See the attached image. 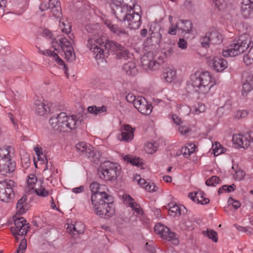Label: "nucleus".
Instances as JSON below:
<instances>
[{
    "instance_id": "f257e3e1",
    "label": "nucleus",
    "mask_w": 253,
    "mask_h": 253,
    "mask_svg": "<svg viewBox=\"0 0 253 253\" xmlns=\"http://www.w3.org/2000/svg\"><path fill=\"white\" fill-rule=\"evenodd\" d=\"M87 46L95 54L96 59H103L109 52L116 53L119 59L126 58L129 53L128 50L121 44L106 40L104 38H89Z\"/></svg>"
},
{
    "instance_id": "f03ea898",
    "label": "nucleus",
    "mask_w": 253,
    "mask_h": 253,
    "mask_svg": "<svg viewBox=\"0 0 253 253\" xmlns=\"http://www.w3.org/2000/svg\"><path fill=\"white\" fill-rule=\"evenodd\" d=\"M249 47L248 54L244 56L243 60L246 65H250L253 63V42H251V38L248 34L240 35L237 40L223 50L222 55L224 57L236 56L243 53Z\"/></svg>"
},
{
    "instance_id": "7ed1b4c3",
    "label": "nucleus",
    "mask_w": 253,
    "mask_h": 253,
    "mask_svg": "<svg viewBox=\"0 0 253 253\" xmlns=\"http://www.w3.org/2000/svg\"><path fill=\"white\" fill-rule=\"evenodd\" d=\"M215 84V81L209 72L195 73L191 76L189 88L199 94H205Z\"/></svg>"
},
{
    "instance_id": "20e7f679",
    "label": "nucleus",
    "mask_w": 253,
    "mask_h": 253,
    "mask_svg": "<svg viewBox=\"0 0 253 253\" xmlns=\"http://www.w3.org/2000/svg\"><path fill=\"white\" fill-rule=\"evenodd\" d=\"M102 195L100 194L91 196V201L94 213L101 217L108 218L115 213L113 206V198L109 195Z\"/></svg>"
},
{
    "instance_id": "39448f33",
    "label": "nucleus",
    "mask_w": 253,
    "mask_h": 253,
    "mask_svg": "<svg viewBox=\"0 0 253 253\" xmlns=\"http://www.w3.org/2000/svg\"><path fill=\"white\" fill-rule=\"evenodd\" d=\"M49 123L53 133H57L75 129L78 121L76 116H68L65 113L61 112L57 116H53L49 119Z\"/></svg>"
},
{
    "instance_id": "423d86ee",
    "label": "nucleus",
    "mask_w": 253,
    "mask_h": 253,
    "mask_svg": "<svg viewBox=\"0 0 253 253\" xmlns=\"http://www.w3.org/2000/svg\"><path fill=\"white\" fill-rule=\"evenodd\" d=\"M120 168L118 164L106 161L100 165L98 169L100 177L105 180H114L120 173Z\"/></svg>"
},
{
    "instance_id": "0eeeda50",
    "label": "nucleus",
    "mask_w": 253,
    "mask_h": 253,
    "mask_svg": "<svg viewBox=\"0 0 253 253\" xmlns=\"http://www.w3.org/2000/svg\"><path fill=\"white\" fill-rule=\"evenodd\" d=\"M74 35L71 34L69 36L70 41L66 38H61L58 42H57L64 53L65 58L69 62H72L76 59L75 53L71 42H74Z\"/></svg>"
},
{
    "instance_id": "6e6552de",
    "label": "nucleus",
    "mask_w": 253,
    "mask_h": 253,
    "mask_svg": "<svg viewBox=\"0 0 253 253\" xmlns=\"http://www.w3.org/2000/svg\"><path fill=\"white\" fill-rule=\"evenodd\" d=\"M15 182L12 180H4L0 181V200L8 202L14 197L13 187Z\"/></svg>"
},
{
    "instance_id": "1a4fd4ad",
    "label": "nucleus",
    "mask_w": 253,
    "mask_h": 253,
    "mask_svg": "<svg viewBox=\"0 0 253 253\" xmlns=\"http://www.w3.org/2000/svg\"><path fill=\"white\" fill-rule=\"evenodd\" d=\"M155 232L161 235L164 239L169 241H172L173 244L177 245L179 243L175 233L168 227L160 223H157L154 227Z\"/></svg>"
},
{
    "instance_id": "9d476101",
    "label": "nucleus",
    "mask_w": 253,
    "mask_h": 253,
    "mask_svg": "<svg viewBox=\"0 0 253 253\" xmlns=\"http://www.w3.org/2000/svg\"><path fill=\"white\" fill-rule=\"evenodd\" d=\"M26 220L24 217H21L14 219V226L11 227L12 235L17 240H18L17 235H26L30 227L28 224H26Z\"/></svg>"
},
{
    "instance_id": "9b49d317",
    "label": "nucleus",
    "mask_w": 253,
    "mask_h": 253,
    "mask_svg": "<svg viewBox=\"0 0 253 253\" xmlns=\"http://www.w3.org/2000/svg\"><path fill=\"white\" fill-rule=\"evenodd\" d=\"M112 9L116 18L121 21L126 22V20L132 11V8H128L127 6L121 5L119 3H114L112 5Z\"/></svg>"
},
{
    "instance_id": "f8f14e48",
    "label": "nucleus",
    "mask_w": 253,
    "mask_h": 253,
    "mask_svg": "<svg viewBox=\"0 0 253 253\" xmlns=\"http://www.w3.org/2000/svg\"><path fill=\"white\" fill-rule=\"evenodd\" d=\"M142 66L145 69L154 71L160 67V63L153 59V53L149 52L144 54L141 58Z\"/></svg>"
},
{
    "instance_id": "ddd939ff",
    "label": "nucleus",
    "mask_w": 253,
    "mask_h": 253,
    "mask_svg": "<svg viewBox=\"0 0 253 253\" xmlns=\"http://www.w3.org/2000/svg\"><path fill=\"white\" fill-rule=\"evenodd\" d=\"M135 108L142 114L149 115L152 111L153 107L146 99L142 96H137V99L134 103Z\"/></svg>"
},
{
    "instance_id": "4468645a",
    "label": "nucleus",
    "mask_w": 253,
    "mask_h": 253,
    "mask_svg": "<svg viewBox=\"0 0 253 253\" xmlns=\"http://www.w3.org/2000/svg\"><path fill=\"white\" fill-rule=\"evenodd\" d=\"M232 141L238 147L247 148L251 142L253 143V138L248 134H235L233 135Z\"/></svg>"
},
{
    "instance_id": "2eb2a0df",
    "label": "nucleus",
    "mask_w": 253,
    "mask_h": 253,
    "mask_svg": "<svg viewBox=\"0 0 253 253\" xmlns=\"http://www.w3.org/2000/svg\"><path fill=\"white\" fill-rule=\"evenodd\" d=\"M77 152L88 158H93L95 155L93 147L85 142H80L76 145Z\"/></svg>"
},
{
    "instance_id": "dca6fc26",
    "label": "nucleus",
    "mask_w": 253,
    "mask_h": 253,
    "mask_svg": "<svg viewBox=\"0 0 253 253\" xmlns=\"http://www.w3.org/2000/svg\"><path fill=\"white\" fill-rule=\"evenodd\" d=\"M125 23L128 28L137 29L141 24V16L138 12H135L133 10L131 14L128 15V18L126 20V22Z\"/></svg>"
},
{
    "instance_id": "f3484780",
    "label": "nucleus",
    "mask_w": 253,
    "mask_h": 253,
    "mask_svg": "<svg viewBox=\"0 0 253 253\" xmlns=\"http://www.w3.org/2000/svg\"><path fill=\"white\" fill-rule=\"evenodd\" d=\"M209 65L216 72H222L227 67V62L223 58L217 57H214L210 60L208 59Z\"/></svg>"
},
{
    "instance_id": "a211bd4d",
    "label": "nucleus",
    "mask_w": 253,
    "mask_h": 253,
    "mask_svg": "<svg viewBox=\"0 0 253 253\" xmlns=\"http://www.w3.org/2000/svg\"><path fill=\"white\" fill-rule=\"evenodd\" d=\"M0 161V172L2 175H6L13 172L15 169V163L11 159Z\"/></svg>"
},
{
    "instance_id": "6ab92c4d",
    "label": "nucleus",
    "mask_w": 253,
    "mask_h": 253,
    "mask_svg": "<svg viewBox=\"0 0 253 253\" xmlns=\"http://www.w3.org/2000/svg\"><path fill=\"white\" fill-rule=\"evenodd\" d=\"M40 52L44 55L53 57L57 64L63 66V69L64 73L66 75L67 77H68V68L64 61L60 58L56 53H55L54 51H51L49 49H46L44 51H40Z\"/></svg>"
},
{
    "instance_id": "aec40b11",
    "label": "nucleus",
    "mask_w": 253,
    "mask_h": 253,
    "mask_svg": "<svg viewBox=\"0 0 253 253\" xmlns=\"http://www.w3.org/2000/svg\"><path fill=\"white\" fill-rule=\"evenodd\" d=\"M106 25L111 32L115 34L123 41L128 40L129 37L128 34L124 29L119 27L117 25L112 24L111 23H106Z\"/></svg>"
},
{
    "instance_id": "412c9836",
    "label": "nucleus",
    "mask_w": 253,
    "mask_h": 253,
    "mask_svg": "<svg viewBox=\"0 0 253 253\" xmlns=\"http://www.w3.org/2000/svg\"><path fill=\"white\" fill-rule=\"evenodd\" d=\"M241 10L243 16L248 18L253 10V0H243Z\"/></svg>"
},
{
    "instance_id": "4be33fe9",
    "label": "nucleus",
    "mask_w": 253,
    "mask_h": 253,
    "mask_svg": "<svg viewBox=\"0 0 253 253\" xmlns=\"http://www.w3.org/2000/svg\"><path fill=\"white\" fill-rule=\"evenodd\" d=\"M122 129V140L125 141L131 140L134 137V130L131 126L128 125H124Z\"/></svg>"
},
{
    "instance_id": "5701e85b",
    "label": "nucleus",
    "mask_w": 253,
    "mask_h": 253,
    "mask_svg": "<svg viewBox=\"0 0 253 253\" xmlns=\"http://www.w3.org/2000/svg\"><path fill=\"white\" fill-rule=\"evenodd\" d=\"M176 27L181 33H189L192 28V23L189 20H180L176 23Z\"/></svg>"
},
{
    "instance_id": "b1692460",
    "label": "nucleus",
    "mask_w": 253,
    "mask_h": 253,
    "mask_svg": "<svg viewBox=\"0 0 253 253\" xmlns=\"http://www.w3.org/2000/svg\"><path fill=\"white\" fill-rule=\"evenodd\" d=\"M34 109L36 113L39 115L42 116L49 112V107L41 100H37L34 102Z\"/></svg>"
},
{
    "instance_id": "393cba45",
    "label": "nucleus",
    "mask_w": 253,
    "mask_h": 253,
    "mask_svg": "<svg viewBox=\"0 0 253 253\" xmlns=\"http://www.w3.org/2000/svg\"><path fill=\"white\" fill-rule=\"evenodd\" d=\"M207 34L209 37L211 44H218L222 42V38L221 35L215 30H211Z\"/></svg>"
},
{
    "instance_id": "a878e982",
    "label": "nucleus",
    "mask_w": 253,
    "mask_h": 253,
    "mask_svg": "<svg viewBox=\"0 0 253 253\" xmlns=\"http://www.w3.org/2000/svg\"><path fill=\"white\" fill-rule=\"evenodd\" d=\"M163 77L167 82L171 83L176 78V71L171 68L168 67L163 73Z\"/></svg>"
},
{
    "instance_id": "bb28decb",
    "label": "nucleus",
    "mask_w": 253,
    "mask_h": 253,
    "mask_svg": "<svg viewBox=\"0 0 253 253\" xmlns=\"http://www.w3.org/2000/svg\"><path fill=\"white\" fill-rule=\"evenodd\" d=\"M123 70L128 75L134 76L137 73L135 64L132 61L124 64Z\"/></svg>"
},
{
    "instance_id": "cd10ccee",
    "label": "nucleus",
    "mask_w": 253,
    "mask_h": 253,
    "mask_svg": "<svg viewBox=\"0 0 253 253\" xmlns=\"http://www.w3.org/2000/svg\"><path fill=\"white\" fill-rule=\"evenodd\" d=\"M13 148L11 146L0 148V161L6 160L11 158L13 154ZM2 162V161H1Z\"/></svg>"
},
{
    "instance_id": "c85d7f7f",
    "label": "nucleus",
    "mask_w": 253,
    "mask_h": 253,
    "mask_svg": "<svg viewBox=\"0 0 253 253\" xmlns=\"http://www.w3.org/2000/svg\"><path fill=\"white\" fill-rule=\"evenodd\" d=\"M169 207V214L173 217L180 215L181 213V208L182 206H177L172 203H169L168 205Z\"/></svg>"
},
{
    "instance_id": "c756f323",
    "label": "nucleus",
    "mask_w": 253,
    "mask_h": 253,
    "mask_svg": "<svg viewBox=\"0 0 253 253\" xmlns=\"http://www.w3.org/2000/svg\"><path fill=\"white\" fill-rule=\"evenodd\" d=\"M85 229L84 225L81 222H77L70 227V231L73 235L83 234Z\"/></svg>"
},
{
    "instance_id": "7c9ffc66",
    "label": "nucleus",
    "mask_w": 253,
    "mask_h": 253,
    "mask_svg": "<svg viewBox=\"0 0 253 253\" xmlns=\"http://www.w3.org/2000/svg\"><path fill=\"white\" fill-rule=\"evenodd\" d=\"M174 47L175 44L172 42H166L164 44L162 51L166 56H169L173 53Z\"/></svg>"
},
{
    "instance_id": "2f4dec72",
    "label": "nucleus",
    "mask_w": 253,
    "mask_h": 253,
    "mask_svg": "<svg viewBox=\"0 0 253 253\" xmlns=\"http://www.w3.org/2000/svg\"><path fill=\"white\" fill-rule=\"evenodd\" d=\"M101 189L100 184L96 182H92L90 185V189L91 191L92 194L91 196H93L97 194H100L102 196L105 195L106 196H109L105 192L100 191V190Z\"/></svg>"
},
{
    "instance_id": "473e14b6",
    "label": "nucleus",
    "mask_w": 253,
    "mask_h": 253,
    "mask_svg": "<svg viewBox=\"0 0 253 253\" xmlns=\"http://www.w3.org/2000/svg\"><path fill=\"white\" fill-rule=\"evenodd\" d=\"M87 111L89 113L94 115H99L102 113L105 112L107 111L106 107L105 106H102L101 107H97L96 106H91L87 108Z\"/></svg>"
},
{
    "instance_id": "72a5a7b5",
    "label": "nucleus",
    "mask_w": 253,
    "mask_h": 253,
    "mask_svg": "<svg viewBox=\"0 0 253 253\" xmlns=\"http://www.w3.org/2000/svg\"><path fill=\"white\" fill-rule=\"evenodd\" d=\"M232 169L235 171V173L233 174V178L235 180L240 181L244 178L245 172L239 169L237 166L233 165Z\"/></svg>"
},
{
    "instance_id": "f704fd0d",
    "label": "nucleus",
    "mask_w": 253,
    "mask_h": 253,
    "mask_svg": "<svg viewBox=\"0 0 253 253\" xmlns=\"http://www.w3.org/2000/svg\"><path fill=\"white\" fill-rule=\"evenodd\" d=\"M52 15L56 18H60L62 15L61 8L60 6V3H56L55 5L49 6Z\"/></svg>"
},
{
    "instance_id": "c9c22d12",
    "label": "nucleus",
    "mask_w": 253,
    "mask_h": 253,
    "mask_svg": "<svg viewBox=\"0 0 253 253\" xmlns=\"http://www.w3.org/2000/svg\"><path fill=\"white\" fill-rule=\"evenodd\" d=\"M59 22V27L60 30L63 33H65L66 34H70L71 31V26L70 25L69 23L67 21H61V20H60Z\"/></svg>"
},
{
    "instance_id": "e433bc0d",
    "label": "nucleus",
    "mask_w": 253,
    "mask_h": 253,
    "mask_svg": "<svg viewBox=\"0 0 253 253\" xmlns=\"http://www.w3.org/2000/svg\"><path fill=\"white\" fill-rule=\"evenodd\" d=\"M203 234L205 236H207L209 239L212 240L213 242L215 243L217 242V233L213 230L207 229V231H203Z\"/></svg>"
},
{
    "instance_id": "4c0bfd02",
    "label": "nucleus",
    "mask_w": 253,
    "mask_h": 253,
    "mask_svg": "<svg viewBox=\"0 0 253 253\" xmlns=\"http://www.w3.org/2000/svg\"><path fill=\"white\" fill-rule=\"evenodd\" d=\"M43 181H41V185L39 186V188H36L34 189V191L36 194L39 196L42 197H46L48 195L49 192L48 191H47L44 187H43L42 185V184Z\"/></svg>"
},
{
    "instance_id": "58836bf2",
    "label": "nucleus",
    "mask_w": 253,
    "mask_h": 253,
    "mask_svg": "<svg viewBox=\"0 0 253 253\" xmlns=\"http://www.w3.org/2000/svg\"><path fill=\"white\" fill-rule=\"evenodd\" d=\"M26 200L27 196L26 195H24L18 201L17 203L16 208L19 209V211L21 214H23L26 211V209L25 208L23 204Z\"/></svg>"
},
{
    "instance_id": "ea45409f",
    "label": "nucleus",
    "mask_w": 253,
    "mask_h": 253,
    "mask_svg": "<svg viewBox=\"0 0 253 253\" xmlns=\"http://www.w3.org/2000/svg\"><path fill=\"white\" fill-rule=\"evenodd\" d=\"M37 178L34 174H30L27 180L28 188L31 190H34V185L37 182Z\"/></svg>"
},
{
    "instance_id": "a19ab883",
    "label": "nucleus",
    "mask_w": 253,
    "mask_h": 253,
    "mask_svg": "<svg viewBox=\"0 0 253 253\" xmlns=\"http://www.w3.org/2000/svg\"><path fill=\"white\" fill-rule=\"evenodd\" d=\"M236 189V185L234 184H232L229 186L227 185H224L221 186L218 190V193L219 195L223 193L224 192H227V193L233 191Z\"/></svg>"
},
{
    "instance_id": "79ce46f5",
    "label": "nucleus",
    "mask_w": 253,
    "mask_h": 253,
    "mask_svg": "<svg viewBox=\"0 0 253 253\" xmlns=\"http://www.w3.org/2000/svg\"><path fill=\"white\" fill-rule=\"evenodd\" d=\"M220 178L216 176H212L208 178L206 181V184L208 186H215L216 184L219 183Z\"/></svg>"
},
{
    "instance_id": "37998d69",
    "label": "nucleus",
    "mask_w": 253,
    "mask_h": 253,
    "mask_svg": "<svg viewBox=\"0 0 253 253\" xmlns=\"http://www.w3.org/2000/svg\"><path fill=\"white\" fill-rule=\"evenodd\" d=\"M99 27L98 25L88 24L85 26V30L88 33L94 35L95 36L97 34V28Z\"/></svg>"
},
{
    "instance_id": "c03bdc74",
    "label": "nucleus",
    "mask_w": 253,
    "mask_h": 253,
    "mask_svg": "<svg viewBox=\"0 0 253 253\" xmlns=\"http://www.w3.org/2000/svg\"><path fill=\"white\" fill-rule=\"evenodd\" d=\"M144 149L148 154H153L157 150V146L155 143H148L145 145Z\"/></svg>"
},
{
    "instance_id": "a18cd8bd",
    "label": "nucleus",
    "mask_w": 253,
    "mask_h": 253,
    "mask_svg": "<svg viewBox=\"0 0 253 253\" xmlns=\"http://www.w3.org/2000/svg\"><path fill=\"white\" fill-rule=\"evenodd\" d=\"M125 161L129 162L131 164L134 166H138L140 164V159L138 158H132L129 157L128 156L126 155L124 158Z\"/></svg>"
},
{
    "instance_id": "49530a36",
    "label": "nucleus",
    "mask_w": 253,
    "mask_h": 253,
    "mask_svg": "<svg viewBox=\"0 0 253 253\" xmlns=\"http://www.w3.org/2000/svg\"><path fill=\"white\" fill-rule=\"evenodd\" d=\"M27 247V241L25 239H23L21 242L14 253H23L26 250Z\"/></svg>"
},
{
    "instance_id": "de8ad7c7",
    "label": "nucleus",
    "mask_w": 253,
    "mask_h": 253,
    "mask_svg": "<svg viewBox=\"0 0 253 253\" xmlns=\"http://www.w3.org/2000/svg\"><path fill=\"white\" fill-rule=\"evenodd\" d=\"M200 42L203 47L205 48L209 47L211 43L209 37L208 36L207 33L205 36L201 38Z\"/></svg>"
},
{
    "instance_id": "09e8293b",
    "label": "nucleus",
    "mask_w": 253,
    "mask_h": 253,
    "mask_svg": "<svg viewBox=\"0 0 253 253\" xmlns=\"http://www.w3.org/2000/svg\"><path fill=\"white\" fill-rule=\"evenodd\" d=\"M220 144L219 143H216L214 145H212L213 153L214 156H218L223 153V148H219Z\"/></svg>"
},
{
    "instance_id": "8fccbe9b",
    "label": "nucleus",
    "mask_w": 253,
    "mask_h": 253,
    "mask_svg": "<svg viewBox=\"0 0 253 253\" xmlns=\"http://www.w3.org/2000/svg\"><path fill=\"white\" fill-rule=\"evenodd\" d=\"M236 228L239 231H243L248 234L251 235L253 232V229L250 227H244L237 224H235Z\"/></svg>"
},
{
    "instance_id": "3c124183",
    "label": "nucleus",
    "mask_w": 253,
    "mask_h": 253,
    "mask_svg": "<svg viewBox=\"0 0 253 253\" xmlns=\"http://www.w3.org/2000/svg\"><path fill=\"white\" fill-rule=\"evenodd\" d=\"M118 3L127 6L128 8L133 9L135 4V0H122V2H118Z\"/></svg>"
},
{
    "instance_id": "603ef678",
    "label": "nucleus",
    "mask_w": 253,
    "mask_h": 253,
    "mask_svg": "<svg viewBox=\"0 0 253 253\" xmlns=\"http://www.w3.org/2000/svg\"><path fill=\"white\" fill-rule=\"evenodd\" d=\"M252 90V87L249 83H245L243 84L242 95L246 96L248 92Z\"/></svg>"
},
{
    "instance_id": "864d4df0",
    "label": "nucleus",
    "mask_w": 253,
    "mask_h": 253,
    "mask_svg": "<svg viewBox=\"0 0 253 253\" xmlns=\"http://www.w3.org/2000/svg\"><path fill=\"white\" fill-rule=\"evenodd\" d=\"M248 115V112L246 110H238L235 115V117L238 119L246 118Z\"/></svg>"
},
{
    "instance_id": "5fc2aeb1",
    "label": "nucleus",
    "mask_w": 253,
    "mask_h": 253,
    "mask_svg": "<svg viewBox=\"0 0 253 253\" xmlns=\"http://www.w3.org/2000/svg\"><path fill=\"white\" fill-rule=\"evenodd\" d=\"M229 205H232L235 209H238L241 206V203L239 201L234 200L232 197H229L228 200Z\"/></svg>"
},
{
    "instance_id": "6e6d98bb",
    "label": "nucleus",
    "mask_w": 253,
    "mask_h": 253,
    "mask_svg": "<svg viewBox=\"0 0 253 253\" xmlns=\"http://www.w3.org/2000/svg\"><path fill=\"white\" fill-rule=\"evenodd\" d=\"M124 198L126 201L128 202V206L130 208H134V205L138 206V204L134 202V199L128 195H124Z\"/></svg>"
},
{
    "instance_id": "4d7b16f0",
    "label": "nucleus",
    "mask_w": 253,
    "mask_h": 253,
    "mask_svg": "<svg viewBox=\"0 0 253 253\" xmlns=\"http://www.w3.org/2000/svg\"><path fill=\"white\" fill-rule=\"evenodd\" d=\"M144 188L149 192H155L158 189V187L153 183H147Z\"/></svg>"
},
{
    "instance_id": "13d9d810",
    "label": "nucleus",
    "mask_w": 253,
    "mask_h": 253,
    "mask_svg": "<svg viewBox=\"0 0 253 253\" xmlns=\"http://www.w3.org/2000/svg\"><path fill=\"white\" fill-rule=\"evenodd\" d=\"M126 99L128 102L132 103L134 106V103L137 99V97L135 96L132 93H128L126 95Z\"/></svg>"
},
{
    "instance_id": "bf43d9fd",
    "label": "nucleus",
    "mask_w": 253,
    "mask_h": 253,
    "mask_svg": "<svg viewBox=\"0 0 253 253\" xmlns=\"http://www.w3.org/2000/svg\"><path fill=\"white\" fill-rule=\"evenodd\" d=\"M35 152L38 157V159L43 160V158L45 157L42 152V149L41 148L36 147L34 148Z\"/></svg>"
},
{
    "instance_id": "052dcab7",
    "label": "nucleus",
    "mask_w": 253,
    "mask_h": 253,
    "mask_svg": "<svg viewBox=\"0 0 253 253\" xmlns=\"http://www.w3.org/2000/svg\"><path fill=\"white\" fill-rule=\"evenodd\" d=\"M206 110L205 106L202 103H198V107L195 108V114H199L200 113L204 112Z\"/></svg>"
},
{
    "instance_id": "680f3d73",
    "label": "nucleus",
    "mask_w": 253,
    "mask_h": 253,
    "mask_svg": "<svg viewBox=\"0 0 253 253\" xmlns=\"http://www.w3.org/2000/svg\"><path fill=\"white\" fill-rule=\"evenodd\" d=\"M178 47L182 49H185L187 48V42L182 38H180L178 42Z\"/></svg>"
},
{
    "instance_id": "e2e57ef3",
    "label": "nucleus",
    "mask_w": 253,
    "mask_h": 253,
    "mask_svg": "<svg viewBox=\"0 0 253 253\" xmlns=\"http://www.w3.org/2000/svg\"><path fill=\"white\" fill-rule=\"evenodd\" d=\"M181 153L185 158H188L191 155L186 146L183 147L181 148Z\"/></svg>"
},
{
    "instance_id": "0e129e2a",
    "label": "nucleus",
    "mask_w": 253,
    "mask_h": 253,
    "mask_svg": "<svg viewBox=\"0 0 253 253\" xmlns=\"http://www.w3.org/2000/svg\"><path fill=\"white\" fill-rule=\"evenodd\" d=\"M145 249L149 253H157L156 250L154 247L151 244H149L148 243L146 244Z\"/></svg>"
},
{
    "instance_id": "69168bd1",
    "label": "nucleus",
    "mask_w": 253,
    "mask_h": 253,
    "mask_svg": "<svg viewBox=\"0 0 253 253\" xmlns=\"http://www.w3.org/2000/svg\"><path fill=\"white\" fill-rule=\"evenodd\" d=\"M178 130L179 132L183 135L186 134L189 131L188 128L184 126H179Z\"/></svg>"
},
{
    "instance_id": "338daca9",
    "label": "nucleus",
    "mask_w": 253,
    "mask_h": 253,
    "mask_svg": "<svg viewBox=\"0 0 253 253\" xmlns=\"http://www.w3.org/2000/svg\"><path fill=\"white\" fill-rule=\"evenodd\" d=\"M135 179L136 180H137L138 181V183L141 185L142 186H143L144 187V186H145L147 182L145 181V179H141L140 177V176L139 175H137L135 177Z\"/></svg>"
},
{
    "instance_id": "774afa93",
    "label": "nucleus",
    "mask_w": 253,
    "mask_h": 253,
    "mask_svg": "<svg viewBox=\"0 0 253 253\" xmlns=\"http://www.w3.org/2000/svg\"><path fill=\"white\" fill-rule=\"evenodd\" d=\"M177 30V28H176V25L174 26L173 24H172L169 28V34L172 35H175L176 34Z\"/></svg>"
}]
</instances>
